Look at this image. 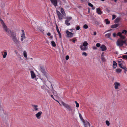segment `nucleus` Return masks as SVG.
Here are the masks:
<instances>
[{"mask_svg":"<svg viewBox=\"0 0 127 127\" xmlns=\"http://www.w3.org/2000/svg\"><path fill=\"white\" fill-rule=\"evenodd\" d=\"M7 34L11 38L14 42L15 44H18L19 43V42L18 40H17L16 36V33L14 32L13 31L10 30L8 31Z\"/></svg>","mask_w":127,"mask_h":127,"instance_id":"1","label":"nucleus"},{"mask_svg":"<svg viewBox=\"0 0 127 127\" xmlns=\"http://www.w3.org/2000/svg\"><path fill=\"white\" fill-rule=\"evenodd\" d=\"M125 41H124L121 38H119L117 41L116 44L117 45L120 47L122 46L124 43H125Z\"/></svg>","mask_w":127,"mask_h":127,"instance_id":"2","label":"nucleus"},{"mask_svg":"<svg viewBox=\"0 0 127 127\" xmlns=\"http://www.w3.org/2000/svg\"><path fill=\"white\" fill-rule=\"evenodd\" d=\"M37 80L39 82V83H38V84L40 86L41 88L42 89H44V87L46 86L45 82L39 79H36L37 81Z\"/></svg>","mask_w":127,"mask_h":127,"instance_id":"3","label":"nucleus"},{"mask_svg":"<svg viewBox=\"0 0 127 127\" xmlns=\"http://www.w3.org/2000/svg\"><path fill=\"white\" fill-rule=\"evenodd\" d=\"M61 103L64 107L67 109L69 111H72L71 107L69 105L62 101L61 102Z\"/></svg>","mask_w":127,"mask_h":127,"instance_id":"4","label":"nucleus"},{"mask_svg":"<svg viewBox=\"0 0 127 127\" xmlns=\"http://www.w3.org/2000/svg\"><path fill=\"white\" fill-rule=\"evenodd\" d=\"M61 103L64 107L67 109L69 111H72L71 107L69 105L62 101L61 102Z\"/></svg>","mask_w":127,"mask_h":127,"instance_id":"5","label":"nucleus"},{"mask_svg":"<svg viewBox=\"0 0 127 127\" xmlns=\"http://www.w3.org/2000/svg\"><path fill=\"white\" fill-rule=\"evenodd\" d=\"M40 68L41 71L44 74V75L47 78V74L46 72L44 66H40Z\"/></svg>","mask_w":127,"mask_h":127,"instance_id":"6","label":"nucleus"},{"mask_svg":"<svg viewBox=\"0 0 127 127\" xmlns=\"http://www.w3.org/2000/svg\"><path fill=\"white\" fill-rule=\"evenodd\" d=\"M66 33L67 34L66 36L67 37H72L73 35V33L69 32L68 30L66 31Z\"/></svg>","mask_w":127,"mask_h":127,"instance_id":"7","label":"nucleus"},{"mask_svg":"<svg viewBox=\"0 0 127 127\" xmlns=\"http://www.w3.org/2000/svg\"><path fill=\"white\" fill-rule=\"evenodd\" d=\"M57 13L59 19L60 20H61L63 19L62 17H63V15L59 11H57Z\"/></svg>","mask_w":127,"mask_h":127,"instance_id":"8","label":"nucleus"},{"mask_svg":"<svg viewBox=\"0 0 127 127\" xmlns=\"http://www.w3.org/2000/svg\"><path fill=\"white\" fill-rule=\"evenodd\" d=\"M42 113V112L41 111H40L36 114L35 115L37 119H39L41 118L40 116Z\"/></svg>","mask_w":127,"mask_h":127,"instance_id":"9","label":"nucleus"},{"mask_svg":"<svg viewBox=\"0 0 127 127\" xmlns=\"http://www.w3.org/2000/svg\"><path fill=\"white\" fill-rule=\"evenodd\" d=\"M51 3L55 6L57 5V0H50Z\"/></svg>","mask_w":127,"mask_h":127,"instance_id":"10","label":"nucleus"},{"mask_svg":"<svg viewBox=\"0 0 127 127\" xmlns=\"http://www.w3.org/2000/svg\"><path fill=\"white\" fill-rule=\"evenodd\" d=\"M100 48L101 49V51H106L107 49L106 47L104 45H101Z\"/></svg>","mask_w":127,"mask_h":127,"instance_id":"11","label":"nucleus"},{"mask_svg":"<svg viewBox=\"0 0 127 127\" xmlns=\"http://www.w3.org/2000/svg\"><path fill=\"white\" fill-rule=\"evenodd\" d=\"M3 26V28L4 30V31L6 32L7 33L8 32V31L9 30H10V29H7V27L6 26L5 24L3 25H2Z\"/></svg>","mask_w":127,"mask_h":127,"instance_id":"12","label":"nucleus"},{"mask_svg":"<svg viewBox=\"0 0 127 127\" xmlns=\"http://www.w3.org/2000/svg\"><path fill=\"white\" fill-rule=\"evenodd\" d=\"M50 87L52 88V92L53 93V94L55 96H57V93H56V92L55 90H54L53 88V86L51 84V85Z\"/></svg>","mask_w":127,"mask_h":127,"instance_id":"13","label":"nucleus"},{"mask_svg":"<svg viewBox=\"0 0 127 127\" xmlns=\"http://www.w3.org/2000/svg\"><path fill=\"white\" fill-rule=\"evenodd\" d=\"M122 64H118L119 65V66L121 68L124 69V70H125V73H126V72L127 71V68L126 67H125V66H124V67H123L122 66Z\"/></svg>","mask_w":127,"mask_h":127,"instance_id":"14","label":"nucleus"},{"mask_svg":"<svg viewBox=\"0 0 127 127\" xmlns=\"http://www.w3.org/2000/svg\"><path fill=\"white\" fill-rule=\"evenodd\" d=\"M114 85H115V89H117L118 88V86L120 85V84L119 83L115 82L114 83Z\"/></svg>","mask_w":127,"mask_h":127,"instance_id":"15","label":"nucleus"},{"mask_svg":"<svg viewBox=\"0 0 127 127\" xmlns=\"http://www.w3.org/2000/svg\"><path fill=\"white\" fill-rule=\"evenodd\" d=\"M96 12L98 14L101 15L102 13V12L100 10L99 8L96 9Z\"/></svg>","mask_w":127,"mask_h":127,"instance_id":"16","label":"nucleus"},{"mask_svg":"<svg viewBox=\"0 0 127 127\" xmlns=\"http://www.w3.org/2000/svg\"><path fill=\"white\" fill-rule=\"evenodd\" d=\"M31 76L32 78H33L35 77V75L34 72L32 71V70L31 71Z\"/></svg>","mask_w":127,"mask_h":127,"instance_id":"17","label":"nucleus"},{"mask_svg":"<svg viewBox=\"0 0 127 127\" xmlns=\"http://www.w3.org/2000/svg\"><path fill=\"white\" fill-rule=\"evenodd\" d=\"M1 54L3 56V58H6V56L7 55V52L5 51L4 52H2Z\"/></svg>","mask_w":127,"mask_h":127,"instance_id":"18","label":"nucleus"},{"mask_svg":"<svg viewBox=\"0 0 127 127\" xmlns=\"http://www.w3.org/2000/svg\"><path fill=\"white\" fill-rule=\"evenodd\" d=\"M120 20V18L119 17H117L116 18L114 21V23H118L119 22Z\"/></svg>","mask_w":127,"mask_h":127,"instance_id":"19","label":"nucleus"},{"mask_svg":"<svg viewBox=\"0 0 127 127\" xmlns=\"http://www.w3.org/2000/svg\"><path fill=\"white\" fill-rule=\"evenodd\" d=\"M119 25V24H116L113 25H112L111 26V28H116Z\"/></svg>","mask_w":127,"mask_h":127,"instance_id":"20","label":"nucleus"},{"mask_svg":"<svg viewBox=\"0 0 127 127\" xmlns=\"http://www.w3.org/2000/svg\"><path fill=\"white\" fill-rule=\"evenodd\" d=\"M83 46L82 45H81L80 46V49L81 50L83 51H84L86 50L87 49V48L86 47H83Z\"/></svg>","mask_w":127,"mask_h":127,"instance_id":"21","label":"nucleus"},{"mask_svg":"<svg viewBox=\"0 0 127 127\" xmlns=\"http://www.w3.org/2000/svg\"><path fill=\"white\" fill-rule=\"evenodd\" d=\"M32 106L34 107V110L35 111H37L38 110V108H37L38 106L37 105H32Z\"/></svg>","mask_w":127,"mask_h":127,"instance_id":"22","label":"nucleus"},{"mask_svg":"<svg viewBox=\"0 0 127 127\" xmlns=\"http://www.w3.org/2000/svg\"><path fill=\"white\" fill-rule=\"evenodd\" d=\"M88 5L89 6L91 7L93 10H94L95 8V7H94L93 5L90 3H89Z\"/></svg>","mask_w":127,"mask_h":127,"instance_id":"23","label":"nucleus"},{"mask_svg":"<svg viewBox=\"0 0 127 127\" xmlns=\"http://www.w3.org/2000/svg\"><path fill=\"white\" fill-rule=\"evenodd\" d=\"M111 34L110 33H108L106 34H105V36L106 38H109L111 39H111L110 38V37L111 36Z\"/></svg>","mask_w":127,"mask_h":127,"instance_id":"24","label":"nucleus"},{"mask_svg":"<svg viewBox=\"0 0 127 127\" xmlns=\"http://www.w3.org/2000/svg\"><path fill=\"white\" fill-rule=\"evenodd\" d=\"M113 67L114 68H115L117 66V63L114 61H113Z\"/></svg>","mask_w":127,"mask_h":127,"instance_id":"25","label":"nucleus"},{"mask_svg":"<svg viewBox=\"0 0 127 127\" xmlns=\"http://www.w3.org/2000/svg\"><path fill=\"white\" fill-rule=\"evenodd\" d=\"M61 11L62 13L63 14V15L64 16V15L65 14L64 9L63 8H61Z\"/></svg>","mask_w":127,"mask_h":127,"instance_id":"26","label":"nucleus"},{"mask_svg":"<svg viewBox=\"0 0 127 127\" xmlns=\"http://www.w3.org/2000/svg\"><path fill=\"white\" fill-rule=\"evenodd\" d=\"M21 37L22 38L21 40V41H22L25 38V34H24V35L23 34H22L21 35Z\"/></svg>","mask_w":127,"mask_h":127,"instance_id":"27","label":"nucleus"},{"mask_svg":"<svg viewBox=\"0 0 127 127\" xmlns=\"http://www.w3.org/2000/svg\"><path fill=\"white\" fill-rule=\"evenodd\" d=\"M122 70L120 68L117 69L116 70V71L117 73H120L121 72Z\"/></svg>","mask_w":127,"mask_h":127,"instance_id":"28","label":"nucleus"},{"mask_svg":"<svg viewBox=\"0 0 127 127\" xmlns=\"http://www.w3.org/2000/svg\"><path fill=\"white\" fill-rule=\"evenodd\" d=\"M88 43L86 41H85L84 42L83 44V46L84 47H86L88 45Z\"/></svg>","mask_w":127,"mask_h":127,"instance_id":"29","label":"nucleus"},{"mask_svg":"<svg viewBox=\"0 0 127 127\" xmlns=\"http://www.w3.org/2000/svg\"><path fill=\"white\" fill-rule=\"evenodd\" d=\"M105 21L106 22V24H108L110 23V22L108 21V19H106L105 20Z\"/></svg>","mask_w":127,"mask_h":127,"instance_id":"30","label":"nucleus"},{"mask_svg":"<svg viewBox=\"0 0 127 127\" xmlns=\"http://www.w3.org/2000/svg\"><path fill=\"white\" fill-rule=\"evenodd\" d=\"M101 59L102 61L103 62H104L105 61V58L102 55L101 56Z\"/></svg>","mask_w":127,"mask_h":127,"instance_id":"31","label":"nucleus"},{"mask_svg":"<svg viewBox=\"0 0 127 127\" xmlns=\"http://www.w3.org/2000/svg\"><path fill=\"white\" fill-rule=\"evenodd\" d=\"M79 116L81 120L83 122H84V119H83V117H82L81 114L80 113H79Z\"/></svg>","mask_w":127,"mask_h":127,"instance_id":"32","label":"nucleus"},{"mask_svg":"<svg viewBox=\"0 0 127 127\" xmlns=\"http://www.w3.org/2000/svg\"><path fill=\"white\" fill-rule=\"evenodd\" d=\"M51 44L52 46L53 47H55L56 46V44L54 41H52L51 42Z\"/></svg>","mask_w":127,"mask_h":127,"instance_id":"33","label":"nucleus"},{"mask_svg":"<svg viewBox=\"0 0 127 127\" xmlns=\"http://www.w3.org/2000/svg\"><path fill=\"white\" fill-rule=\"evenodd\" d=\"M68 22L67 20H65V23L67 26H69L70 25V23H69Z\"/></svg>","mask_w":127,"mask_h":127,"instance_id":"34","label":"nucleus"},{"mask_svg":"<svg viewBox=\"0 0 127 127\" xmlns=\"http://www.w3.org/2000/svg\"><path fill=\"white\" fill-rule=\"evenodd\" d=\"M72 19V17H67L66 18V19H67L66 20H67L68 21H70Z\"/></svg>","mask_w":127,"mask_h":127,"instance_id":"35","label":"nucleus"},{"mask_svg":"<svg viewBox=\"0 0 127 127\" xmlns=\"http://www.w3.org/2000/svg\"><path fill=\"white\" fill-rule=\"evenodd\" d=\"M23 53H24L23 54H24V57H25L27 58V54L26 52L24 51V52Z\"/></svg>","mask_w":127,"mask_h":127,"instance_id":"36","label":"nucleus"},{"mask_svg":"<svg viewBox=\"0 0 127 127\" xmlns=\"http://www.w3.org/2000/svg\"><path fill=\"white\" fill-rule=\"evenodd\" d=\"M83 28L85 29H86L88 28V26L87 25L85 24L83 26Z\"/></svg>","mask_w":127,"mask_h":127,"instance_id":"37","label":"nucleus"},{"mask_svg":"<svg viewBox=\"0 0 127 127\" xmlns=\"http://www.w3.org/2000/svg\"><path fill=\"white\" fill-rule=\"evenodd\" d=\"M75 102L76 104V107L77 108L79 106V104L76 101H75Z\"/></svg>","mask_w":127,"mask_h":127,"instance_id":"38","label":"nucleus"},{"mask_svg":"<svg viewBox=\"0 0 127 127\" xmlns=\"http://www.w3.org/2000/svg\"><path fill=\"white\" fill-rule=\"evenodd\" d=\"M106 125L108 126L109 125H110V122L108 121L107 120H106Z\"/></svg>","mask_w":127,"mask_h":127,"instance_id":"39","label":"nucleus"},{"mask_svg":"<svg viewBox=\"0 0 127 127\" xmlns=\"http://www.w3.org/2000/svg\"><path fill=\"white\" fill-rule=\"evenodd\" d=\"M56 30L57 31V32L58 33L60 32V31H59V29L58 28V26L57 25H56Z\"/></svg>","mask_w":127,"mask_h":127,"instance_id":"40","label":"nucleus"},{"mask_svg":"<svg viewBox=\"0 0 127 127\" xmlns=\"http://www.w3.org/2000/svg\"><path fill=\"white\" fill-rule=\"evenodd\" d=\"M127 32V31L125 30H124L122 32V33H125V34H126Z\"/></svg>","mask_w":127,"mask_h":127,"instance_id":"41","label":"nucleus"},{"mask_svg":"<svg viewBox=\"0 0 127 127\" xmlns=\"http://www.w3.org/2000/svg\"><path fill=\"white\" fill-rule=\"evenodd\" d=\"M0 21L1 24H2V25H3L5 24V23L3 22V21L2 20V19H0Z\"/></svg>","mask_w":127,"mask_h":127,"instance_id":"42","label":"nucleus"},{"mask_svg":"<svg viewBox=\"0 0 127 127\" xmlns=\"http://www.w3.org/2000/svg\"><path fill=\"white\" fill-rule=\"evenodd\" d=\"M117 35L120 37L122 35V33L121 32H118L117 34Z\"/></svg>","mask_w":127,"mask_h":127,"instance_id":"43","label":"nucleus"},{"mask_svg":"<svg viewBox=\"0 0 127 127\" xmlns=\"http://www.w3.org/2000/svg\"><path fill=\"white\" fill-rule=\"evenodd\" d=\"M100 44L99 43H97L96 45V46L98 47H99L100 46Z\"/></svg>","mask_w":127,"mask_h":127,"instance_id":"44","label":"nucleus"},{"mask_svg":"<svg viewBox=\"0 0 127 127\" xmlns=\"http://www.w3.org/2000/svg\"><path fill=\"white\" fill-rule=\"evenodd\" d=\"M123 58L124 59H127V55H124L122 56Z\"/></svg>","mask_w":127,"mask_h":127,"instance_id":"45","label":"nucleus"},{"mask_svg":"<svg viewBox=\"0 0 127 127\" xmlns=\"http://www.w3.org/2000/svg\"><path fill=\"white\" fill-rule=\"evenodd\" d=\"M120 37L121 38H121L122 39H124L125 38V36H124L122 35Z\"/></svg>","mask_w":127,"mask_h":127,"instance_id":"46","label":"nucleus"},{"mask_svg":"<svg viewBox=\"0 0 127 127\" xmlns=\"http://www.w3.org/2000/svg\"><path fill=\"white\" fill-rule=\"evenodd\" d=\"M82 55H84L85 56H86L87 55V53L85 52L82 53Z\"/></svg>","mask_w":127,"mask_h":127,"instance_id":"47","label":"nucleus"},{"mask_svg":"<svg viewBox=\"0 0 127 127\" xmlns=\"http://www.w3.org/2000/svg\"><path fill=\"white\" fill-rule=\"evenodd\" d=\"M116 17V16L114 15H112V20H113L115 19Z\"/></svg>","mask_w":127,"mask_h":127,"instance_id":"48","label":"nucleus"},{"mask_svg":"<svg viewBox=\"0 0 127 127\" xmlns=\"http://www.w3.org/2000/svg\"><path fill=\"white\" fill-rule=\"evenodd\" d=\"M80 28V27L79 26H78L76 27V29L77 30H79Z\"/></svg>","mask_w":127,"mask_h":127,"instance_id":"49","label":"nucleus"},{"mask_svg":"<svg viewBox=\"0 0 127 127\" xmlns=\"http://www.w3.org/2000/svg\"><path fill=\"white\" fill-rule=\"evenodd\" d=\"M69 58V56L67 55L66 56L65 59L66 60H68Z\"/></svg>","mask_w":127,"mask_h":127,"instance_id":"50","label":"nucleus"},{"mask_svg":"<svg viewBox=\"0 0 127 127\" xmlns=\"http://www.w3.org/2000/svg\"><path fill=\"white\" fill-rule=\"evenodd\" d=\"M58 34L59 35V37L61 38V34L60 32L58 33Z\"/></svg>","mask_w":127,"mask_h":127,"instance_id":"51","label":"nucleus"},{"mask_svg":"<svg viewBox=\"0 0 127 127\" xmlns=\"http://www.w3.org/2000/svg\"><path fill=\"white\" fill-rule=\"evenodd\" d=\"M113 35L114 37H116V33H113Z\"/></svg>","mask_w":127,"mask_h":127,"instance_id":"52","label":"nucleus"},{"mask_svg":"<svg viewBox=\"0 0 127 127\" xmlns=\"http://www.w3.org/2000/svg\"><path fill=\"white\" fill-rule=\"evenodd\" d=\"M97 49V48L95 46H94L93 47V49L94 50H96Z\"/></svg>","mask_w":127,"mask_h":127,"instance_id":"53","label":"nucleus"},{"mask_svg":"<svg viewBox=\"0 0 127 127\" xmlns=\"http://www.w3.org/2000/svg\"><path fill=\"white\" fill-rule=\"evenodd\" d=\"M106 11L108 13L110 12V10L108 8L106 9Z\"/></svg>","mask_w":127,"mask_h":127,"instance_id":"54","label":"nucleus"},{"mask_svg":"<svg viewBox=\"0 0 127 127\" xmlns=\"http://www.w3.org/2000/svg\"><path fill=\"white\" fill-rule=\"evenodd\" d=\"M47 35L48 36H51V33L49 32H48L47 34Z\"/></svg>","mask_w":127,"mask_h":127,"instance_id":"55","label":"nucleus"},{"mask_svg":"<svg viewBox=\"0 0 127 127\" xmlns=\"http://www.w3.org/2000/svg\"><path fill=\"white\" fill-rule=\"evenodd\" d=\"M22 34H23L24 35V34H25L24 32V30H22Z\"/></svg>","mask_w":127,"mask_h":127,"instance_id":"56","label":"nucleus"},{"mask_svg":"<svg viewBox=\"0 0 127 127\" xmlns=\"http://www.w3.org/2000/svg\"><path fill=\"white\" fill-rule=\"evenodd\" d=\"M96 32H94V35H96Z\"/></svg>","mask_w":127,"mask_h":127,"instance_id":"57","label":"nucleus"},{"mask_svg":"<svg viewBox=\"0 0 127 127\" xmlns=\"http://www.w3.org/2000/svg\"><path fill=\"white\" fill-rule=\"evenodd\" d=\"M124 2L125 3H126L127 2V0H124Z\"/></svg>","mask_w":127,"mask_h":127,"instance_id":"58","label":"nucleus"},{"mask_svg":"<svg viewBox=\"0 0 127 127\" xmlns=\"http://www.w3.org/2000/svg\"><path fill=\"white\" fill-rule=\"evenodd\" d=\"M72 41L74 42V43H75V41H76V40H73V39H72Z\"/></svg>","mask_w":127,"mask_h":127,"instance_id":"59","label":"nucleus"},{"mask_svg":"<svg viewBox=\"0 0 127 127\" xmlns=\"http://www.w3.org/2000/svg\"><path fill=\"white\" fill-rule=\"evenodd\" d=\"M51 97L53 99H54V97H53V95H51Z\"/></svg>","mask_w":127,"mask_h":127,"instance_id":"60","label":"nucleus"},{"mask_svg":"<svg viewBox=\"0 0 127 127\" xmlns=\"http://www.w3.org/2000/svg\"><path fill=\"white\" fill-rule=\"evenodd\" d=\"M87 124H88V125L89 126H90V123H89V122H88L87 123Z\"/></svg>","mask_w":127,"mask_h":127,"instance_id":"61","label":"nucleus"},{"mask_svg":"<svg viewBox=\"0 0 127 127\" xmlns=\"http://www.w3.org/2000/svg\"><path fill=\"white\" fill-rule=\"evenodd\" d=\"M17 56L19 58L20 57V55H18Z\"/></svg>","mask_w":127,"mask_h":127,"instance_id":"62","label":"nucleus"},{"mask_svg":"<svg viewBox=\"0 0 127 127\" xmlns=\"http://www.w3.org/2000/svg\"><path fill=\"white\" fill-rule=\"evenodd\" d=\"M124 41H125V43H124V44H126V45H127V43H126V40H124Z\"/></svg>","mask_w":127,"mask_h":127,"instance_id":"63","label":"nucleus"},{"mask_svg":"<svg viewBox=\"0 0 127 127\" xmlns=\"http://www.w3.org/2000/svg\"><path fill=\"white\" fill-rule=\"evenodd\" d=\"M121 62V61H118V63H119V64H120V63Z\"/></svg>","mask_w":127,"mask_h":127,"instance_id":"64","label":"nucleus"}]
</instances>
